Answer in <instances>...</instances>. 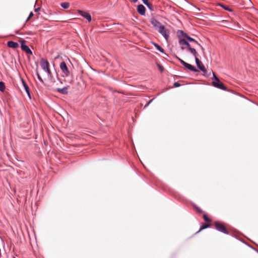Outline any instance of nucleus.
<instances>
[{
	"label": "nucleus",
	"mask_w": 258,
	"mask_h": 258,
	"mask_svg": "<svg viewBox=\"0 0 258 258\" xmlns=\"http://www.w3.org/2000/svg\"><path fill=\"white\" fill-rule=\"evenodd\" d=\"M214 226L215 228L225 234H228L229 231L224 224L220 222H215Z\"/></svg>",
	"instance_id": "obj_5"
},
{
	"label": "nucleus",
	"mask_w": 258,
	"mask_h": 258,
	"mask_svg": "<svg viewBox=\"0 0 258 258\" xmlns=\"http://www.w3.org/2000/svg\"><path fill=\"white\" fill-rule=\"evenodd\" d=\"M36 74H37L38 79L39 80V81H41V82H43V81L42 78L41 77L37 69H36Z\"/></svg>",
	"instance_id": "obj_21"
},
{
	"label": "nucleus",
	"mask_w": 258,
	"mask_h": 258,
	"mask_svg": "<svg viewBox=\"0 0 258 258\" xmlns=\"http://www.w3.org/2000/svg\"><path fill=\"white\" fill-rule=\"evenodd\" d=\"M221 6H222V7H223L225 10H228V11H231L230 9H229V8H228V7H226V6H222V5H221Z\"/></svg>",
	"instance_id": "obj_26"
},
{
	"label": "nucleus",
	"mask_w": 258,
	"mask_h": 258,
	"mask_svg": "<svg viewBox=\"0 0 258 258\" xmlns=\"http://www.w3.org/2000/svg\"><path fill=\"white\" fill-rule=\"evenodd\" d=\"M179 44L181 45V48L182 50L187 48L188 50L194 56L198 54L196 50L191 47L190 44L185 39L179 38Z\"/></svg>",
	"instance_id": "obj_1"
},
{
	"label": "nucleus",
	"mask_w": 258,
	"mask_h": 258,
	"mask_svg": "<svg viewBox=\"0 0 258 258\" xmlns=\"http://www.w3.org/2000/svg\"><path fill=\"white\" fill-rule=\"evenodd\" d=\"M33 13L32 12H31L29 14V16L27 20V21H28L31 18H32L33 16Z\"/></svg>",
	"instance_id": "obj_24"
},
{
	"label": "nucleus",
	"mask_w": 258,
	"mask_h": 258,
	"mask_svg": "<svg viewBox=\"0 0 258 258\" xmlns=\"http://www.w3.org/2000/svg\"><path fill=\"white\" fill-rule=\"evenodd\" d=\"M59 67L61 71L62 77H67L70 76V71L64 61H62L60 63Z\"/></svg>",
	"instance_id": "obj_6"
},
{
	"label": "nucleus",
	"mask_w": 258,
	"mask_h": 258,
	"mask_svg": "<svg viewBox=\"0 0 258 258\" xmlns=\"http://www.w3.org/2000/svg\"><path fill=\"white\" fill-rule=\"evenodd\" d=\"M143 3L146 5V6H148V0H142Z\"/></svg>",
	"instance_id": "obj_25"
},
{
	"label": "nucleus",
	"mask_w": 258,
	"mask_h": 258,
	"mask_svg": "<svg viewBox=\"0 0 258 258\" xmlns=\"http://www.w3.org/2000/svg\"><path fill=\"white\" fill-rule=\"evenodd\" d=\"M159 70H160L161 72L163 71L164 68L162 66H159Z\"/></svg>",
	"instance_id": "obj_27"
},
{
	"label": "nucleus",
	"mask_w": 258,
	"mask_h": 258,
	"mask_svg": "<svg viewBox=\"0 0 258 258\" xmlns=\"http://www.w3.org/2000/svg\"><path fill=\"white\" fill-rule=\"evenodd\" d=\"M78 12L82 17L86 19L89 22L91 21V16L90 14L82 10H78Z\"/></svg>",
	"instance_id": "obj_13"
},
{
	"label": "nucleus",
	"mask_w": 258,
	"mask_h": 258,
	"mask_svg": "<svg viewBox=\"0 0 258 258\" xmlns=\"http://www.w3.org/2000/svg\"><path fill=\"white\" fill-rule=\"evenodd\" d=\"M138 12L141 15H145L146 12V8L143 5H139L137 8Z\"/></svg>",
	"instance_id": "obj_14"
},
{
	"label": "nucleus",
	"mask_w": 258,
	"mask_h": 258,
	"mask_svg": "<svg viewBox=\"0 0 258 258\" xmlns=\"http://www.w3.org/2000/svg\"><path fill=\"white\" fill-rule=\"evenodd\" d=\"M198 211L199 212H200L201 213H203V211L201 209H198Z\"/></svg>",
	"instance_id": "obj_31"
},
{
	"label": "nucleus",
	"mask_w": 258,
	"mask_h": 258,
	"mask_svg": "<svg viewBox=\"0 0 258 258\" xmlns=\"http://www.w3.org/2000/svg\"><path fill=\"white\" fill-rule=\"evenodd\" d=\"M214 81L212 82L213 85L220 89L226 90V88L224 85L219 80V78L215 75V73L213 72Z\"/></svg>",
	"instance_id": "obj_4"
},
{
	"label": "nucleus",
	"mask_w": 258,
	"mask_h": 258,
	"mask_svg": "<svg viewBox=\"0 0 258 258\" xmlns=\"http://www.w3.org/2000/svg\"><path fill=\"white\" fill-rule=\"evenodd\" d=\"M175 57L176 58H177L180 62L184 66L186 69L191 71H193V72H198V70L196 69L195 68V67L191 66V64H189V63H186V62H185L184 60H183L182 59H180L179 57H178L177 56L175 55Z\"/></svg>",
	"instance_id": "obj_9"
},
{
	"label": "nucleus",
	"mask_w": 258,
	"mask_h": 258,
	"mask_svg": "<svg viewBox=\"0 0 258 258\" xmlns=\"http://www.w3.org/2000/svg\"><path fill=\"white\" fill-rule=\"evenodd\" d=\"M150 10H152V5L150 3H148V6H147Z\"/></svg>",
	"instance_id": "obj_28"
},
{
	"label": "nucleus",
	"mask_w": 258,
	"mask_h": 258,
	"mask_svg": "<svg viewBox=\"0 0 258 258\" xmlns=\"http://www.w3.org/2000/svg\"><path fill=\"white\" fill-rule=\"evenodd\" d=\"M69 88V86H67L63 88H57L56 89L57 91L60 93L63 94H68V90Z\"/></svg>",
	"instance_id": "obj_15"
},
{
	"label": "nucleus",
	"mask_w": 258,
	"mask_h": 258,
	"mask_svg": "<svg viewBox=\"0 0 258 258\" xmlns=\"http://www.w3.org/2000/svg\"><path fill=\"white\" fill-rule=\"evenodd\" d=\"M180 86V84L178 82H175L173 84V86L175 87H178Z\"/></svg>",
	"instance_id": "obj_23"
},
{
	"label": "nucleus",
	"mask_w": 258,
	"mask_h": 258,
	"mask_svg": "<svg viewBox=\"0 0 258 258\" xmlns=\"http://www.w3.org/2000/svg\"><path fill=\"white\" fill-rule=\"evenodd\" d=\"M154 46H155V47L159 50L160 51V52L163 53L164 52V49L161 47L158 44H156V43H154Z\"/></svg>",
	"instance_id": "obj_19"
},
{
	"label": "nucleus",
	"mask_w": 258,
	"mask_h": 258,
	"mask_svg": "<svg viewBox=\"0 0 258 258\" xmlns=\"http://www.w3.org/2000/svg\"><path fill=\"white\" fill-rule=\"evenodd\" d=\"M133 1L134 2V3H136L138 1V0H133Z\"/></svg>",
	"instance_id": "obj_33"
},
{
	"label": "nucleus",
	"mask_w": 258,
	"mask_h": 258,
	"mask_svg": "<svg viewBox=\"0 0 258 258\" xmlns=\"http://www.w3.org/2000/svg\"><path fill=\"white\" fill-rule=\"evenodd\" d=\"M203 218L204 220L207 222H210L211 221V219L209 218H208L206 215H204Z\"/></svg>",
	"instance_id": "obj_22"
},
{
	"label": "nucleus",
	"mask_w": 258,
	"mask_h": 258,
	"mask_svg": "<svg viewBox=\"0 0 258 258\" xmlns=\"http://www.w3.org/2000/svg\"><path fill=\"white\" fill-rule=\"evenodd\" d=\"M5 89V84L3 82H0V91L3 92Z\"/></svg>",
	"instance_id": "obj_20"
},
{
	"label": "nucleus",
	"mask_w": 258,
	"mask_h": 258,
	"mask_svg": "<svg viewBox=\"0 0 258 258\" xmlns=\"http://www.w3.org/2000/svg\"><path fill=\"white\" fill-rule=\"evenodd\" d=\"M24 194H25V195H26V194H27V190H25V191H24Z\"/></svg>",
	"instance_id": "obj_32"
},
{
	"label": "nucleus",
	"mask_w": 258,
	"mask_h": 258,
	"mask_svg": "<svg viewBox=\"0 0 258 258\" xmlns=\"http://www.w3.org/2000/svg\"><path fill=\"white\" fill-rule=\"evenodd\" d=\"M19 79H20V85L22 86L23 88L24 89L25 91L26 92L27 94H28L29 97L31 98L30 93L29 91V87L26 83V82L25 81V80L22 78L21 76H19Z\"/></svg>",
	"instance_id": "obj_8"
},
{
	"label": "nucleus",
	"mask_w": 258,
	"mask_h": 258,
	"mask_svg": "<svg viewBox=\"0 0 258 258\" xmlns=\"http://www.w3.org/2000/svg\"><path fill=\"white\" fill-rule=\"evenodd\" d=\"M152 101V100H151L149 101V102L145 106V107H147L149 105V104L150 103V102Z\"/></svg>",
	"instance_id": "obj_30"
},
{
	"label": "nucleus",
	"mask_w": 258,
	"mask_h": 258,
	"mask_svg": "<svg viewBox=\"0 0 258 258\" xmlns=\"http://www.w3.org/2000/svg\"><path fill=\"white\" fill-rule=\"evenodd\" d=\"M150 22L156 30H158L159 28H161L163 25L160 22L154 18H152L150 19Z\"/></svg>",
	"instance_id": "obj_12"
},
{
	"label": "nucleus",
	"mask_w": 258,
	"mask_h": 258,
	"mask_svg": "<svg viewBox=\"0 0 258 258\" xmlns=\"http://www.w3.org/2000/svg\"><path fill=\"white\" fill-rule=\"evenodd\" d=\"M40 8H38L35 9V11L36 12H38V11H40Z\"/></svg>",
	"instance_id": "obj_29"
},
{
	"label": "nucleus",
	"mask_w": 258,
	"mask_h": 258,
	"mask_svg": "<svg viewBox=\"0 0 258 258\" xmlns=\"http://www.w3.org/2000/svg\"><path fill=\"white\" fill-rule=\"evenodd\" d=\"M40 66L42 69L47 73L48 76L50 77L51 76V72L49 68L48 61L44 58H41L40 60Z\"/></svg>",
	"instance_id": "obj_3"
},
{
	"label": "nucleus",
	"mask_w": 258,
	"mask_h": 258,
	"mask_svg": "<svg viewBox=\"0 0 258 258\" xmlns=\"http://www.w3.org/2000/svg\"><path fill=\"white\" fill-rule=\"evenodd\" d=\"M195 57L196 62L197 63V67H198V68L203 72L206 73V69L205 66H204V64H203V63L202 62V61L201 60H200V59L198 58L197 55L195 56Z\"/></svg>",
	"instance_id": "obj_11"
},
{
	"label": "nucleus",
	"mask_w": 258,
	"mask_h": 258,
	"mask_svg": "<svg viewBox=\"0 0 258 258\" xmlns=\"http://www.w3.org/2000/svg\"><path fill=\"white\" fill-rule=\"evenodd\" d=\"M157 31L165 38L166 40L168 41L170 35V31L166 28L164 25H162L161 28H159Z\"/></svg>",
	"instance_id": "obj_7"
},
{
	"label": "nucleus",
	"mask_w": 258,
	"mask_h": 258,
	"mask_svg": "<svg viewBox=\"0 0 258 258\" xmlns=\"http://www.w3.org/2000/svg\"><path fill=\"white\" fill-rule=\"evenodd\" d=\"M178 34H181V36L184 37L185 38L184 39H185L186 40H188L190 42H193L195 43L200 45L201 46V47L202 48V49H203V47L200 45V44H199L196 40H195L192 38H191V37H189V36H188L183 31L179 30L178 31Z\"/></svg>",
	"instance_id": "obj_10"
},
{
	"label": "nucleus",
	"mask_w": 258,
	"mask_h": 258,
	"mask_svg": "<svg viewBox=\"0 0 258 258\" xmlns=\"http://www.w3.org/2000/svg\"><path fill=\"white\" fill-rule=\"evenodd\" d=\"M7 45L9 47L13 48H16V42H15L12 41H8L7 43Z\"/></svg>",
	"instance_id": "obj_16"
},
{
	"label": "nucleus",
	"mask_w": 258,
	"mask_h": 258,
	"mask_svg": "<svg viewBox=\"0 0 258 258\" xmlns=\"http://www.w3.org/2000/svg\"><path fill=\"white\" fill-rule=\"evenodd\" d=\"M60 6L63 8V9H68L69 8L70 6V4L67 2L62 3L60 4Z\"/></svg>",
	"instance_id": "obj_18"
},
{
	"label": "nucleus",
	"mask_w": 258,
	"mask_h": 258,
	"mask_svg": "<svg viewBox=\"0 0 258 258\" xmlns=\"http://www.w3.org/2000/svg\"><path fill=\"white\" fill-rule=\"evenodd\" d=\"M210 224H203L200 228V230L197 232V233L200 232L201 230L206 229L209 227H210Z\"/></svg>",
	"instance_id": "obj_17"
},
{
	"label": "nucleus",
	"mask_w": 258,
	"mask_h": 258,
	"mask_svg": "<svg viewBox=\"0 0 258 258\" xmlns=\"http://www.w3.org/2000/svg\"><path fill=\"white\" fill-rule=\"evenodd\" d=\"M17 41H18L20 45V48L23 51L25 52L27 54H32V52L29 48V46L26 44L27 41L22 39V38L17 37Z\"/></svg>",
	"instance_id": "obj_2"
}]
</instances>
